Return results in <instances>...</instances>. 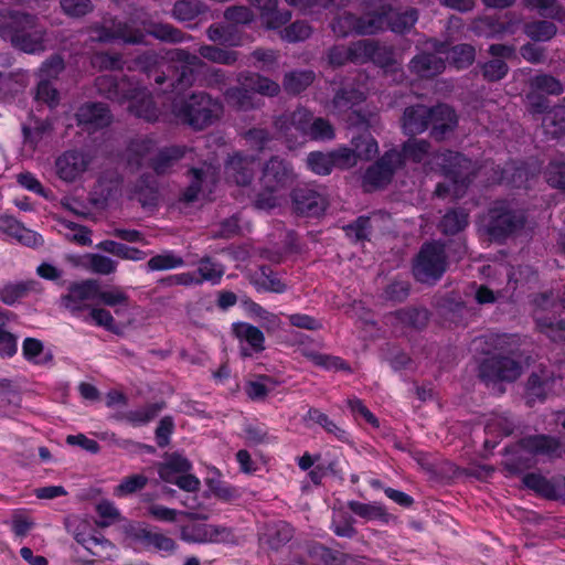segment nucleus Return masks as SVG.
Returning a JSON list of instances; mask_svg holds the SVG:
<instances>
[{"label":"nucleus","instance_id":"obj_54","mask_svg":"<svg viewBox=\"0 0 565 565\" xmlns=\"http://www.w3.org/2000/svg\"><path fill=\"white\" fill-rule=\"evenodd\" d=\"M530 87L532 90L541 94L558 96L564 92V86L559 79L551 74H537L530 81Z\"/></svg>","mask_w":565,"mask_h":565},{"label":"nucleus","instance_id":"obj_12","mask_svg":"<svg viewBox=\"0 0 565 565\" xmlns=\"http://www.w3.org/2000/svg\"><path fill=\"white\" fill-rule=\"evenodd\" d=\"M290 196L294 212L299 216L318 218L328 207L327 199L308 186L295 188Z\"/></svg>","mask_w":565,"mask_h":565},{"label":"nucleus","instance_id":"obj_41","mask_svg":"<svg viewBox=\"0 0 565 565\" xmlns=\"http://www.w3.org/2000/svg\"><path fill=\"white\" fill-rule=\"evenodd\" d=\"M191 470V461L181 454L173 452L166 459V461L159 465L158 475L162 481L169 482L178 477V475L180 476L190 472Z\"/></svg>","mask_w":565,"mask_h":565},{"label":"nucleus","instance_id":"obj_23","mask_svg":"<svg viewBox=\"0 0 565 565\" xmlns=\"http://www.w3.org/2000/svg\"><path fill=\"white\" fill-rule=\"evenodd\" d=\"M446 68L445 60L435 53L420 52L412 57L408 70L420 78H431L441 74Z\"/></svg>","mask_w":565,"mask_h":565},{"label":"nucleus","instance_id":"obj_9","mask_svg":"<svg viewBox=\"0 0 565 565\" xmlns=\"http://www.w3.org/2000/svg\"><path fill=\"white\" fill-rule=\"evenodd\" d=\"M521 374L518 361L503 355H491L483 359L478 365V376L486 383L513 382Z\"/></svg>","mask_w":565,"mask_h":565},{"label":"nucleus","instance_id":"obj_28","mask_svg":"<svg viewBox=\"0 0 565 565\" xmlns=\"http://www.w3.org/2000/svg\"><path fill=\"white\" fill-rule=\"evenodd\" d=\"M186 153L185 146H169L161 148L156 156L148 160V167L157 174H167L172 167Z\"/></svg>","mask_w":565,"mask_h":565},{"label":"nucleus","instance_id":"obj_37","mask_svg":"<svg viewBox=\"0 0 565 565\" xmlns=\"http://www.w3.org/2000/svg\"><path fill=\"white\" fill-rule=\"evenodd\" d=\"M493 174L489 178L492 184H505L520 189L526 181L527 171L524 167L515 164L497 166L492 169Z\"/></svg>","mask_w":565,"mask_h":565},{"label":"nucleus","instance_id":"obj_27","mask_svg":"<svg viewBox=\"0 0 565 565\" xmlns=\"http://www.w3.org/2000/svg\"><path fill=\"white\" fill-rule=\"evenodd\" d=\"M347 507L353 514L365 521H379L382 524H388L396 520V516L390 513L383 503L377 501L363 503L350 500Z\"/></svg>","mask_w":565,"mask_h":565},{"label":"nucleus","instance_id":"obj_20","mask_svg":"<svg viewBox=\"0 0 565 565\" xmlns=\"http://www.w3.org/2000/svg\"><path fill=\"white\" fill-rule=\"evenodd\" d=\"M256 157L244 154L243 152H234L225 164V170L237 185H249L255 177Z\"/></svg>","mask_w":565,"mask_h":565},{"label":"nucleus","instance_id":"obj_62","mask_svg":"<svg viewBox=\"0 0 565 565\" xmlns=\"http://www.w3.org/2000/svg\"><path fill=\"white\" fill-rule=\"evenodd\" d=\"M371 230V218L366 215H360L353 222L343 226L345 235L354 242L369 239Z\"/></svg>","mask_w":565,"mask_h":565},{"label":"nucleus","instance_id":"obj_43","mask_svg":"<svg viewBox=\"0 0 565 565\" xmlns=\"http://www.w3.org/2000/svg\"><path fill=\"white\" fill-rule=\"evenodd\" d=\"M429 149V141L425 139L409 138L403 142L401 150H397L401 168L405 166L406 160L420 163L428 156Z\"/></svg>","mask_w":565,"mask_h":565},{"label":"nucleus","instance_id":"obj_29","mask_svg":"<svg viewBox=\"0 0 565 565\" xmlns=\"http://www.w3.org/2000/svg\"><path fill=\"white\" fill-rule=\"evenodd\" d=\"M232 332L241 341L247 342L252 352L245 349L242 351L244 356H252L253 353H260L265 350V335L258 328L248 322H234L232 324Z\"/></svg>","mask_w":565,"mask_h":565},{"label":"nucleus","instance_id":"obj_55","mask_svg":"<svg viewBox=\"0 0 565 565\" xmlns=\"http://www.w3.org/2000/svg\"><path fill=\"white\" fill-rule=\"evenodd\" d=\"M448 58L457 70H466L475 62L476 50L468 43L457 44L451 46Z\"/></svg>","mask_w":565,"mask_h":565},{"label":"nucleus","instance_id":"obj_5","mask_svg":"<svg viewBox=\"0 0 565 565\" xmlns=\"http://www.w3.org/2000/svg\"><path fill=\"white\" fill-rule=\"evenodd\" d=\"M526 223L522 211L511 207L508 201H495L488 210L484 230L492 242L502 244L521 231Z\"/></svg>","mask_w":565,"mask_h":565},{"label":"nucleus","instance_id":"obj_38","mask_svg":"<svg viewBox=\"0 0 565 565\" xmlns=\"http://www.w3.org/2000/svg\"><path fill=\"white\" fill-rule=\"evenodd\" d=\"M316 77L312 70H292L285 73L282 88L288 95L297 96L311 86Z\"/></svg>","mask_w":565,"mask_h":565},{"label":"nucleus","instance_id":"obj_52","mask_svg":"<svg viewBox=\"0 0 565 565\" xmlns=\"http://www.w3.org/2000/svg\"><path fill=\"white\" fill-rule=\"evenodd\" d=\"M556 25L547 20H536L525 23L524 33L533 41L546 42L555 36Z\"/></svg>","mask_w":565,"mask_h":565},{"label":"nucleus","instance_id":"obj_48","mask_svg":"<svg viewBox=\"0 0 565 565\" xmlns=\"http://www.w3.org/2000/svg\"><path fill=\"white\" fill-rule=\"evenodd\" d=\"M151 175L141 174L135 185V194L142 206L153 207L158 205L159 192L151 183Z\"/></svg>","mask_w":565,"mask_h":565},{"label":"nucleus","instance_id":"obj_45","mask_svg":"<svg viewBox=\"0 0 565 565\" xmlns=\"http://www.w3.org/2000/svg\"><path fill=\"white\" fill-rule=\"evenodd\" d=\"M417 20L418 11L415 8H408L403 12H394L391 7V11L387 12L386 28L396 34H405L411 31Z\"/></svg>","mask_w":565,"mask_h":565},{"label":"nucleus","instance_id":"obj_35","mask_svg":"<svg viewBox=\"0 0 565 565\" xmlns=\"http://www.w3.org/2000/svg\"><path fill=\"white\" fill-rule=\"evenodd\" d=\"M131 537L135 541L142 543L146 547H153L156 551L172 553L177 547L174 540L147 527L135 529L131 532Z\"/></svg>","mask_w":565,"mask_h":565},{"label":"nucleus","instance_id":"obj_3","mask_svg":"<svg viewBox=\"0 0 565 565\" xmlns=\"http://www.w3.org/2000/svg\"><path fill=\"white\" fill-rule=\"evenodd\" d=\"M96 85L108 99L118 103L128 102V110L134 116L154 122L159 109L150 92L141 86L134 77L106 75L97 78Z\"/></svg>","mask_w":565,"mask_h":565},{"label":"nucleus","instance_id":"obj_64","mask_svg":"<svg viewBox=\"0 0 565 565\" xmlns=\"http://www.w3.org/2000/svg\"><path fill=\"white\" fill-rule=\"evenodd\" d=\"M375 40H358L349 44L351 63L363 65L370 63Z\"/></svg>","mask_w":565,"mask_h":565},{"label":"nucleus","instance_id":"obj_49","mask_svg":"<svg viewBox=\"0 0 565 565\" xmlns=\"http://www.w3.org/2000/svg\"><path fill=\"white\" fill-rule=\"evenodd\" d=\"M355 519L345 511L333 513L329 529L338 537L353 539L358 535Z\"/></svg>","mask_w":565,"mask_h":565},{"label":"nucleus","instance_id":"obj_14","mask_svg":"<svg viewBox=\"0 0 565 565\" xmlns=\"http://www.w3.org/2000/svg\"><path fill=\"white\" fill-rule=\"evenodd\" d=\"M75 120L85 130H97L111 122V114L106 104L88 102L77 108Z\"/></svg>","mask_w":565,"mask_h":565},{"label":"nucleus","instance_id":"obj_30","mask_svg":"<svg viewBox=\"0 0 565 565\" xmlns=\"http://www.w3.org/2000/svg\"><path fill=\"white\" fill-rule=\"evenodd\" d=\"M365 94L354 85H342L333 95L331 106L337 114H344L361 105L365 100Z\"/></svg>","mask_w":565,"mask_h":565},{"label":"nucleus","instance_id":"obj_26","mask_svg":"<svg viewBox=\"0 0 565 565\" xmlns=\"http://www.w3.org/2000/svg\"><path fill=\"white\" fill-rule=\"evenodd\" d=\"M429 311L425 308L405 307L388 315L392 324L405 329L423 330L429 321Z\"/></svg>","mask_w":565,"mask_h":565},{"label":"nucleus","instance_id":"obj_4","mask_svg":"<svg viewBox=\"0 0 565 565\" xmlns=\"http://www.w3.org/2000/svg\"><path fill=\"white\" fill-rule=\"evenodd\" d=\"M0 35L11 45L28 54H38L45 50L46 30L34 14L13 12L0 23Z\"/></svg>","mask_w":565,"mask_h":565},{"label":"nucleus","instance_id":"obj_44","mask_svg":"<svg viewBox=\"0 0 565 565\" xmlns=\"http://www.w3.org/2000/svg\"><path fill=\"white\" fill-rule=\"evenodd\" d=\"M225 98L231 106L238 110H250L258 107L255 93L243 84L228 87L225 92Z\"/></svg>","mask_w":565,"mask_h":565},{"label":"nucleus","instance_id":"obj_60","mask_svg":"<svg viewBox=\"0 0 565 565\" xmlns=\"http://www.w3.org/2000/svg\"><path fill=\"white\" fill-rule=\"evenodd\" d=\"M19 394L12 388L11 381L0 380V416H8L19 405Z\"/></svg>","mask_w":565,"mask_h":565},{"label":"nucleus","instance_id":"obj_53","mask_svg":"<svg viewBox=\"0 0 565 565\" xmlns=\"http://www.w3.org/2000/svg\"><path fill=\"white\" fill-rule=\"evenodd\" d=\"M543 126L554 138L565 135V106L552 107L543 117Z\"/></svg>","mask_w":565,"mask_h":565},{"label":"nucleus","instance_id":"obj_58","mask_svg":"<svg viewBox=\"0 0 565 565\" xmlns=\"http://www.w3.org/2000/svg\"><path fill=\"white\" fill-rule=\"evenodd\" d=\"M205 483L213 495L223 502H231L241 497V492L236 487L221 480L218 477H209L205 479Z\"/></svg>","mask_w":565,"mask_h":565},{"label":"nucleus","instance_id":"obj_40","mask_svg":"<svg viewBox=\"0 0 565 565\" xmlns=\"http://www.w3.org/2000/svg\"><path fill=\"white\" fill-rule=\"evenodd\" d=\"M22 356L29 363L39 366L50 365L54 361V355L51 351L44 350V344L36 338L28 337L22 342Z\"/></svg>","mask_w":565,"mask_h":565},{"label":"nucleus","instance_id":"obj_19","mask_svg":"<svg viewBox=\"0 0 565 565\" xmlns=\"http://www.w3.org/2000/svg\"><path fill=\"white\" fill-rule=\"evenodd\" d=\"M295 530L286 521H277L267 524L259 535V545L268 554L277 553L284 548L294 537Z\"/></svg>","mask_w":565,"mask_h":565},{"label":"nucleus","instance_id":"obj_31","mask_svg":"<svg viewBox=\"0 0 565 565\" xmlns=\"http://www.w3.org/2000/svg\"><path fill=\"white\" fill-rule=\"evenodd\" d=\"M308 554L324 565H348L354 562L353 555L329 547L320 542L310 543L308 545Z\"/></svg>","mask_w":565,"mask_h":565},{"label":"nucleus","instance_id":"obj_16","mask_svg":"<svg viewBox=\"0 0 565 565\" xmlns=\"http://www.w3.org/2000/svg\"><path fill=\"white\" fill-rule=\"evenodd\" d=\"M475 350L483 354H491L494 351L513 354L519 349L520 338L513 333L488 332L473 339Z\"/></svg>","mask_w":565,"mask_h":565},{"label":"nucleus","instance_id":"obj_63","mask_svg":"<svg viewBox=\"0 0 565 565\" xmlns=\"http://www.w3.org/2000/svg\"><path fill=\"white\" fill-rule=\"evenodd\" d=\"M307 164L312 172L319 175H328L334 168V161L332 160L330 152H310L307 158Z\"/></svg>","mask_w":565,"mask_h":565},{"label":"nucleus","instance_id":"obj_8","mask_svg":"<svg viewBox=\"0 0 565 565\" xmlns=\"http://www.w3.org/2000/svg\"><path fill=\"white\" fill-rule=\"evenodd\" d=\"M190 183L179 195V201L185 204L193 203L200 199L209 198L220 181V171L212 164L203 163L200 167H191L186 171Z\"/></svg>","mask_w":565,"mask_h":565},{"label":"nucleus","instance_id":"obj_22","mask_svg":"<svg viewBox=\"0 0 565 565\" xmlns=\"http://www.w3.org/2000/svg\"><path fill=\"white\" fill-rule=\"evenodd\" d=\"M430 107L422 104L412 105L404 109L402 129L404 135L415 137L429 128Z\"/></svg>","mask_w":565,"mask_h":565},{"label":"nucleus","instance_id":"obj_21","mask_svg":"<svg viewBox=\"0 0 565 565\" xmlns=\"http://www.w3.org/2000/svg\"><path fill=\"white\" fill-rule=\"evenodd\" d=\"M302 423L309 429H312L313 426L321 427L328 435L333 436L341 443L350 441V434L320 408L309 407L307 413L302 416Z\"/></svg>","mask_w":565,"mask_h":565},{"label":"nucleus","instance_id":"obj_32","mask_svg":"<svg viewBox=\"0 0 565 565\" xmlns=\"http://www.w3.org/2000/svg\"><path fill=\"white\" fill-rule=\"evenodd\" d=\"M522 483L541 498L558 500L559 492L557 491L556 478L547 479L541 473L527 472L523 476Z\"/></svg>","mask_w":565,"mask_h":565},{"label":"nucleus","instance_id":"obj_10","mask_svg":"<svg viewBox=\"0 0 565 565\" xmlns=\"http://www.w3.org/2000/svg\"><path fill=\"white\" fill-rule=\"evenodd\" d=\"M398 169H401V161L397 149H390L367 167L363 175V185L371 186L374 190L383 189L391 183Z\"/></svg>","mask_w":565,"mask_h":565},{"label":"nucleus","instance_id":"obj_1","mask_svg":"<svg viewBox=\"0 0 565 565\" xmlns=\"http://www.w3.org/2000/svg\"><path fill=\"white\" fill-rule=\"evenodd\" d=\"M170 57L169 74L163 72L158 75L156 83L168 84L170 92L175 94L171 100V113L175 120L193 131H203L215 125L224 114L222 99L205 90L184 93L194 84L202 61L185 49H174Z\"/></svg>","mask_w":565,"mask_h":565},{"label":"nucleus","instance_id":"obj_34","mask_svg":"<svg viewBox=\"0 0 565 565\" xmlns=\"http://www.w3.org/2000/svg\"><path fill=\"white\" fill-rule=\"evenodd\" d=\"M391 4L381 6L377 10L359 15V35H374L386 29L387 12Z\"/></svg>","mask_w":565,"mask_h":565},{"label":"nucleus","instance_id":"obj_61","mask_svg":"<svg viewBox=\"0 0 565 565\" xmlns=\"http://www.w3.org/2000/svg\"><path fill=\"white\" fill-rule=\"evenodd\" d=\"M411 292V284L406 280L394 279L388 282L382 292V298L393 303L404 302Z\"/></svg>","mask_w":565,"mask_h":565},{"label":"nucleus","instance_id":"obj_50","mask_svg":"<svg viewBox=\"0 0 565 565\" xmlns=\"http://www.w3.org/2000/svg\"><path fill=\"white\" fill-rule=\"evenodd\" d=\"M351 145L356 160H371L379 151L377 141L369 132L352 137Z\"/></svg>","mask_w":565,"mask_h":565},{"label":"nucleus","instance_id":"obj_2","mask_svg":"<svg viewBox=\"0 0 565 565\" xmlns=\"http://www.w3.org/2000/svg\"><path fill=\"white\" fill-rule=\"evenodd\" d=\"M145 31L132 28L128 22L110 17L104 19V23L92 24L88 33L93 41L99 43H111L120 40L126 44H146V36L150 35L164 43H183L190 35L170 23L156 22L152 20L142 21Z\"/></svg>","mask_w":565,"mask_h":565},{"label":"nucleus","instance_id":"obj_57","mask_svg":"<svg viewBox=\"0 0 565 565\" xmlns=\"http://www.w3.org/2000/svg\"><path fill=\"white\" fill-rule=\"evenodd\" d=\"M331 29L339 38H347L351 34L359 35V15L352 12H343L332 20Z\"/></svg>","mask_w":565,"mask_h":565},{"label":"nucleus","instance_id":"obj_7","mask_svg":"<svg viewBox=\"0 0 565 565\" xmlns=\"http://www.w3.org/2000/svg\"><path fill=\"white\" fill-rule=\"evenodd\" d=\"M434 160L440 174L455 185L456 191L468 189L476 177V162L461 152L446 149L438 152Z\"/></svg>","mask_w":565,"mask_h":565},{"label":"nucleus","instance_id":"obj_6","mask_svg":"<svg viewBox=\"0 0 565 565\" xmlns=\"http://www.w3.org/2000/svg\"><path fill=\"white\" fill-rule=\"evenodd\" d=\"M447 266L445 243L440 241L425 242L414 258L412 273L416 281L435 284L441 279Z\"/></svg>","mask_w":565,"mask_h":565},{"label":"nucleus","instance_id":"obj_15","mask_svg":"<svg viewBox=\"0 0 565 565\" xmlns=\"http://www.w3.org/2000/svg\"><path fill=\"white\" fill-rule=\"evenodd\" d=\"M522 450L531 456H543L548 459L562 458L563 447L561 440L552 435L536 434L520 439Z\"/></svg>","mask_w":565,"mask_h":565},{"label":"nucleus","instance_id":"obj_59","mask_svg":"<svg viewBox=\"0 0 565 565\" xmlns=\"http://www.w3.org/2000/svg\"><path fill=\"white\" fill-rule=\"evenodd\" d=\"M481 75L484 81L495 83L503 79L509 73V65L500 58H491L479 64Z\"/></svg>","mask_w":565,"mask_h":565},{"label":"nucleus","instance_id":"obj_33","mask_svg":"<svg viewBox=\"0 0 565 565\" xmlns=\"http://www.w3.org/2000/svg\"><path fill=\"white\" fill-rule=\"evenodd\" d=\"M238 82L249 88L256 94L275 97L280 93V85L259 73L242 72L238 75Z\"/></svg>","mask_w":565,"mask_h":565},{"label":"nucleus","instance_id":"obj_47","mask_svg":"<svg viewBox=\"0 0 565 565\" xmlns=\"http://www.w3.org/2000/svg\"><path fill=\"white\" fill-rule=\"evenodd\" d=\"M97 248L127 260L138 262L143 260L147 257V253L145 250L111 239L102 241L97 244Z\"/></svg>","mask_w":565,"mask_h":565},{"label":"nucleus","instance_id":"obj_13","mask_svg":"<svg viewBox=\"0 0 565 565\" xmlns=\"http://www.w3.org/2000/svg\"><path fill=\"white\" fill-rule=\"evenodd\" d=\"M230 527L223 525L198 523L182 530L181 537L188 543H225L233 539Z\"/></svg>","mask_w":565,"mask_h":565},{"label":"nucleus","instance_id":"obj_25","mask_svg":"<svg viewBox=\"0 0 565 565\" xmlns=\"http://www.w3.org/2000/svg\"><path fill=\"white\" fill-rule=\"evenodd\" d=\"M41 284L35 279L6 282L0 286V301L7 306H14L31 292H41Z\"/></svg>","mask_w":565,"mask_h":565},{"label":"nucleus","instance_id":"obj_24","mask_svg":"<svg viewBox=\"0 0 565 565\" xmlns=\"http://www.w3.org/2000/svg\"><path fill=\"white\" fill-rule=\"evenodd\" d=\"M166 406L167 404L164 401L148 403L137 409L117 413L113 418L118 422L125 420L134 427H139L147 425L157 418Z\"/></svg>","mask_w":565,"mask_h":565},{"label":"nucleus","instance_id":"obj_46","mask_svg":"<svg viewBox=\"0 0 565 565\" xmlns=\"http://www.w3.org/2000/svg\"><path fill=\"white\" fill-rule=\"evenodd\" d=\"M207 7L201 0H178L171 15L179 22H190L206 13Z\"/></svg>","mask_w":565,"mask_h":565},{"label":"nucleus","instance_id":"obj_11","mask_svg":"<svg viewBox=\"0 0 565 565\" xmlns=\"http://www.w3.org/2000/svg\"><path fill=\"white\" fill-rule=\"evenodd\" d=\"M295 178L292 164L278 156H273L263 168L260 182L264 190L275 193L289 188Z\"/></svg>","mask_w":565,"mask_h":565},{"label":"nucleus","instance_id":"obj_18","mask_svg":"<svg viewBox=\"0 0 565 565\" xmlns=\"http://www.w3.org/2000/svg\"><path fill=\"white\" fill-rule=\"evenodd\" d=\"M430 111V137L436 141H443L458 126V116L447 104L431 106Z\"/></svg>","mask_w":565,"mask_h":565},{"label":"nucleus","instance_id":"obj_17","mask_svg":"<svg viewBox=\"0 0 565 565\" xmlns=\"http://www.w3.org/2000/svg\"><path fill=\"white\" fill-rule=\"evenodd\" d=\"M90 163L89 158L79 150H67L55 160L57 177L65 182H74Z\"/></svg>","mask_w":565,"mask_h":565},{"label":"nucleus","instance_id":"obj_42","mask_svg":"<svg viewBox=\"0 0 565 565\" xmlns=\"http://www.w3.org/2000/svg\"><path fill=\"white\" fill-rule=\"evenodd\" d=\"M303 356L309 360L316 366L331 372H347L351 373V365L342 358L337 355H331L327 353H320L313 350H308L303 352Z\"/></svg>","mask_w":565,"mask_h":565},{"label":"nucleus","instance_id":"obj_39","mask_svg":"<svg viewBox=\"0 0 565 565\" xmlns=\"http://www.w3.org/2000/svg\"><path fill=\"white\" fill-rule=\"evenodd\" d=\"M555 379L547 374L533 372L526 382L527 404L544 402L548 392L553 388Z\"/></svg>","mask_w":565,"mask_h":565},{"label":"nucleus","instance_id":"obj_56","mask_svg":"<svg viewBox=\"0 0 565 565\" xmlns=\"http://www.w3.org/2000/svg\"><path fill=\"white\" fill-rule=\"evenodd\" d=\"M182 266H184V259L173 250L157 254L147 262V267L151 271L170 270Z\"/></svg>","mask_w":565,"mask_h":565},{"label":"nucleus","instance_id":"obj_36","mask_svg":"<svg viewBox=\"0 0 565 565\" xmlns=\"http://www.w3.org/2000/svg\"><path fill=\"white\" fill-rule=\"evenodd\" d=\"M469 225V212L461 206L446 211L439 221L438 228L444 235L452 236L463 232Z\"/></svg>","mask_w":565,"mask_h":565},{"label":"nucleus","instance_id":"obj_51","mask_svg":"<svg viewBox=\"0 0 565 565\" xmlns=\"http://www.w3.org/2000/svg\"><path fill=\"white\" fill-rule=\"evenodd\" d=\"M198 56L211 61L213 63H218L223 65H233L238 60V53L236 51L221 49L214 45L204 44L199 47Z\"/></svg>","mask_w":565,"mask_h":565}]
</instances>
